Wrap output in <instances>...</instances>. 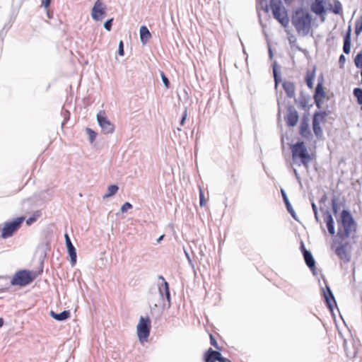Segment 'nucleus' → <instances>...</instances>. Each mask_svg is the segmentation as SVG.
I'll use <instances>...</instances> for the list:
<instances>
[{"mask_svg":"<svg viewBox=\"0 0 362 362\" xmlns=\"http://www.w3.org/2000/svg\"><path fill=\"white\" fill-rule=\"evenodd\" d=\"M313 18L306 8H298L295 10L291 16V23L296 32L306 36L309 34L312 28Z\"/></svg>","mask_w":362,"mask_h":362,"instance_id":"obj_1","label":"nucleus"},{"mask_svg":"<svg viewBox=\"0 0 362 362\" xmlns=\"http://www.w3.org/2000/svg\"><path fill=\"white\" fill-rule=\"evenodd\" d=\"M258 5L267 13L271 8L273 16L276 19L281 25L286 28L289 23V18L287 14V11L283 6L281 0H270L269 6L268 5L267 0H257Z\"/></svg>","mask_w":362,"mask_h":362,"instance_id":"obj_2","label":"nucleus"},{"mask_svg":"<svg viewBox=\"0 0 362 362\" xmlns=\"http://www.w3.org/2000/svg\"><path fill=\"white\" fill-rule=\"evenodd\" d=\"M338 230L337 235L341 240L349 238L351 231L356 230V223L349 210L344 209L337 219Z\"/></svg>","mask_w":362,"mask_h":362,"instance_id":"obj_3","label":"nucleus"},{"mask_svg":"<svg viewBox=\"0 0 362 362\" xmlns=\"http://www.w3.org/2000/svg\"><path fill=\"white\" fill-rule=\"evenodd\" d=\"M35 279V274L33 272L26 269L19 270L15 273L10 282L6 283L7 286L6 288H0V293L6 291L9 285L25 286L32 283Z\"/></svg>","mask_w":362,"mask_h":362,"instance_id":"obj_4","label":"nucleus"},{"mask_svg":"<svg viewBox=\"0 0 362 362\" xmlns=\"http://www.w3.org/2000/svg\"><path fill=\"white\" fill-rule=\"evenodd\" d=\"M292 158L293 161L296 162L297 159L305 167H308L309 163L312 160L311 155L308 152L307 148L303 141H297L291 147Z\"/></svg>","mask_w":362,"mask_h":362,"instance_id":"obj_5","label":"nucleus"},{"mask_svg":"<svg viewBox=\"0 0 362 362\" xmlns=\"http://www.w3.org/2000/svg\"><path fill=\"white\" fill-rule=\"evenodd\" d=\"M25 219L24 216H19L12 221L5 222L1 229V238L6 239L13 236L21 228Z\"/></svg>","mask_w":362,"mask_h":362,"instance_id":"obj_6","label":"nucleus"},{"mask_svg":"<svg viewBox=\"0 0 362 362\" xmlns=\"http://www.w3.org/2000/svg\"><path fill=\"white\" fill-rule=\"evenodd\" d=\"M151 320L148 317H141L137 325V336L141 343L146 341L151 332Z\"/></svg>","mask_w":362,"mask_h":362,"instance_id":"obj_7","label":"nucleus"},{"mask_svg":"<svg viewBox=\"0 0 362 362\" xmlns=\"http://www.w3.org/2000/svg\"><path fill=\"white\" fill-rule=\"evenodd\" d=\"M328 113L325 110L315 112L313 116V129L315 136L321 139L323 136V131L320 127V122H325Z\"/></svg>","mask_w":362,"mask_h":362,"instance_id":"obj_8","label":"nucleus"},{"mask_svg":"<svg viewBox=\"0 0 362 362\" xmlns=\"http://www.w3.org/2000/svg\"><path fill=\"white\" fill-rule=\"evenodd\" d=\"M98 122L105 134H112L115 131V125L107 119L105 112L100 111L97 115Z\"/></svg>","mask_w":362,"mask_h":362,"instance_id":"obj_9","label":"nucleus"},{"mask_svg":"<svg viewBox=\"0 0 362 362\" xmlns=\"http://www.w3.org/2000/svg\"><path fill=\"white\" fill-rule=\"evenodd\" d=\"M204 360V362H231L228 358L223 357L220 351L213 350L211 348L205 352Z\"/></svg>","mask_w":362,"mask_h":362,"instance_id":"obj_10","label":"nucleus"},{"mask_svg":"<svg viewBox=\"0 0 362 362\" xmlns=\"http://www.w3.org/2000/svg\"><path fill=\"white\" fill-rule=\"evenodd\" d=\"M322 293L325 298L326 306L331 312H333L334 306H337V302L330 287L326 285L325 288H322Z\"/></svg>","mask_w":362,"mask_h":362,"instance_id":"obj_11","label":"nucleus"},{"mask_svg":"<svg viewBox=\"0 0 362 362\" xmlns=\"http://www.w3.org/2000/svg\"><path fill=\"white\" fill-rule=\"evenodd\" d=\"M105 13V7L101 0H97L92 8L91 16L95 21H101Z\"/></svg>","mask_w":362,"mask_h":362,"instance_id":"obj_12","label":"nucleus"},{"mask_svg":"<svg viewBox=\"0 0 362 362\" xmlns=\"http://www.w3.org/2000/svg\"><path fill=\"white\" fill-rule=\"evenodd\" d=\"M298 113L294 107L289 105L287 107V114L285 120L288 127H294L298 120Z\"/></svg>","mask_w":362,"mask_h":362,"instance_id":"obj_13","label":"nucleus"},{"mask_svg":"<svg viewBox=\"0 0 362 362\" xmlns=\"http://www.w3.org/2000/svg\"><path fill=\"white\" fill-rule=\"evenodd\" d=\"M347 245V243H341L335 249V254L345 263H348L351 260V255L346 250Z\"/></svg>","mask_w":362,"mask_h":362,"instance_id":"obj_14","label":"nucleus"},{"mask_svg":"<svg viewBox=\"0 0 362 362\" xmlns=\"http://www.w3.org/2000/svg\"><path fill=\"white\" fill-rule=\"evenodd\" d=\"M159 279L163 281L162 284L158 286V292L160 296L163 298L165 296L166 300L170 303V292L169 284L165 281L162 275L158 276Z\"/></svg>","mask_w":362,"mask_h":362,"instance_id":"obj_15","label":"nucleus"},{"mask_svg":"<svg viewBox=\"0 0 362 362\" xmlns=\"http://www.w3.org/2000/svg\"><path fill=\"white\" fill-rule=\"evenodd\" d=\"M64 238H65L66 246L68 253H69V255L70 256V259H71V264L72 266H74L76 263V259H77L76 250L75 247L72 244L71 240L67 233H65Z\"/></svg>","mask_w":362,"mask_h":362,"instance_id":"obj_16","label":"nucleus"},{"mask_svg":"<svg viewBox=\"0 0 362 362\" xmlns=\"http://www.w3.org/2000/svg\"><path fill=\"white\" fill-rule=\"evenodd\" d=\"M299 134L303 138L308 140H309L312 136V133L309 127L308 119L306 117H303L301 119Z\"/></svg>","mask_w":362,"mask_h":362,"instance_id":"obj_17","label":"nucleus"},{"mask_svg":"<svg viewBox=\"0 0 362 362\" xmlns=\"http://www.w3.org/2000/svg\"><path fill=\"white\" fill-rule=\"evenodd\" d=\"M324 221L326 223L327 228L331 235L335 234L334 222L332 214L326 210L323 211Z\"/></svg>","mask_w":362,"mask_h":362,"instance_id":"obj_18","label":"nucleus"},{"mask_svg":"<svg viewBox=\"0 0 362 362\" xmlns=\"http://www.w3.org/2000/svg\"><path fill=\"white\" fill-rule=\"evenodd\" d=\"M310 100V96L308 94L301 91L298 99L296 100V102L298 103L299 106L302 110H309L313 106V105H308V102Z\"/></svg>","mask_w":362,"mask_h":362,"instance_id":"obj_19","label":"nucleus"},{"mask_svg":"<svg viewBox=\"0 0 362 362\" xmlns=\"http://www.w3.org/2000/svg\"><path fill=\"white\" fill-rule=\"evenodd\" d=\"M303 255L307 267L314 273L316 269V267L315 260L312 253L309 250L304 249Z\"/></svg>","mask_w":362,"mask_h":362,"instance_id":"obj_20","label":"nucleus"},{"mask_svg":"<svg viewBox=\"0 0 362 362\" xmlns=\"http://www.w3.org/2000/svg\"><path fill=\"white\" fill-rule=\"evenodd\" d=\"M311 11L317 15H323L326 11L324 0H315L311 4Z\"/></svg>","mask_w":362,"mask_h":362,"instance_id":"obj_21","label":"nucleus"},{"mask_svg":"<svg viewBox=\"0 0 362 362\" xmlns=\"http://www.w3.org/2000/svg\"><path fill=\"white\" fill-rule=\"evenodd\" d=\"M281 194L282 195L283 201L285 204L286 208L288 211V212L291 214V216L295 219L297 220L296 214L293 209L291 204L290 203V201L286 195V193L284 189H281Z\"/></svg>","mask_w":362,"mask_h":362,"instance_id":"obj_22","label":"nucleus"},{"mask_svg":"<svg viewBox=\"0 0 362 362\" xmlns=\"http://www.w3.org/2000/svg\"><path fill=\"white\" fill-rule=\"evenodd\" d=\"M49 315L53 319H54L57 321H59V322L66 320L68 318H69L71 316V313H70L69 310H64L59 313H57L54 312L53 310H51L49 313Z\"/></svg>","mask_w":362,"mask_h":362,"instance_id":"obj_23","label":"nucleus"},{"mask_svg":"<svg viewBox=\"0 0 362 362\" xmlns=\"http://www.w3.org/2000/svg\"><path fill=\"white\" fill-rule=\"evenodd\" d=\"M315 72H316V66H314L313 67L312 70H308L306 71L305 80L306 82V84L309 88H313V80L315 77Z\"/></svg>","mask_w":362,"mask_h":362,"instance_id":"obj_24","label":"nucleus"},{"mask_svg":"<svg viewBox=\"0 0 362 362\" xmlns=\"http://www.w3.org/2000/svg\"><path fill=\"white\" fill-rule=\"evenodd\" d=\"M283 88L288 98H292L295 95V86L291 81H284L282 84Z\"/></svg>","mask_w":362,"mask_h":362,"instance_id":"obj_25","label":"nucleus"},{"mask_svg":"<svg viewBox=\"0 0 362 362\" xmlns=\"http://www.w3.org/2000/svg\"><path fill=\"white\" fill-rule=\"evenodd\" d=\"M151 37V34L146 26L143 25L140 28V40L142 44L145 45L148 39Z\"/></svg>","mask_w":362,"mask_h":362,"instance_id":"obj_26","label":"nucleus"},{"mask_svg":"<svg viewBox=\"0 0 362 362\" xmlns=\"http://www.w3.org/2000/svg\"><path fill=\"white\" fill-rule=\"evenodd\" d=\"M325 95L326 93L324 90L323 86L322 85V81H319L316 86L313 98H323Z\"/></svg>","mask_w":362,"mask_h":362,"instance_id":"obj_27","label":"nucleus"},{"mask_svg":"<svg viewBox=\"0 0 362 362\" xmlns=\"http://www.w3.org/2000/svg\"><path fill=\"white\" fill-rule=\"evenodd\" d=\"M119 190V187L117 185H111L107 188V193L103 195V199L108 198L113 196Z\"/></svg>","mask_w":362,"mask_h":362,"instance_id":"obj_28","label":"nucleus"},{"mask_svg":"<svg viewBox=\"0 0 362 362\" xmlns=\"http://www.w3.org/2000/svg\"><path fill=\"white\" fill-rule=\"evenodd\" d=\"M330 9H332V12L334 14H341L342 12V6L341 2L339 0L334 1V7L332 8V5L329 4Z\"/></svg>","mask_w":362,"mask_h":362,"instance_id":"obj_29","label":"nucleus"},{"mask_svg":"<svg viewBox=\"0 0 362 362\" xmlns=\"http://www.w3.org/2000/svg\"><path fill=\"white\" fill-rule=\"evenodd\" d=\"M339 204L338 203V199L334 194H333L332 197V209L333 214L337 216L339 211Z\"/></svg>","mask_w":362,"mask_h":362,"instance_id":"obj_30","label":"nucleus"},{"mask_svg":"<svg viewBox=\"0 0 362 362\" xmlns=\"http://www.w3.org/2000/svg\"><path fill=\"white\" fill-rule=\"evenodd\" d=\"M354 95L356 98L357 103L362 105V88H355L353 90Z\"/></svg>","mask_w":362,"mask_h":362,"instance_id":"obj_31","label":"nucleus"},{"mask_svg":"<svg viewBox=\"0 0 362 362\" xmlns=\"http://www.w3.org/2000/svg\"><path fill=\"white\" fill-rule=\"evenodd\" d=\"M354 64L356 68L362 69V51L359 52L354 58Z\"/></svg>","mask_w":362,"mask_h":362,"instance_id":"obj_32","label":"nucleus"},{"mask_svg":"<svg viewBox=\"0 0 362 362\" xmlns=\"http://www.w3.org/2000/svg\"><path fill=\"white\" fill-rule=\"evenodd\" d=\"M362 32V16L358 18L355 24V33L358 35Z\"/></svg>","mask_w":362,"mask_h":362,"instance_id":"obj_33","label":"nucleus"},{"mask_svg":"<svg viewBox=\"0 0 362 362\" xmlns=\"http://www.w3.org/2000/svg\"><path fill=\"white\" fill-rule=\"evenodd\" d=\"M351 40H344L343 52L349 54L351 52Z\"/></svg>","mask_w":362,"mask_h":362,"instance_id":"obj_34","label":"nucleus"},{"mask_svg":"<svg viewBox=\"0 0 362 362\" xmlns=\"http://www.w3.org/2000/svg\"><path fill=\"white\" fill-rule=\"evenodd\" d=\"M86 132L88 134L90 143H93L96 138L97 133L90 128H86Z\"/></svg>","mask_w":362,"mask_h":362,"instance_id":"obj_35","label":"nucleus"},{"mask_svg":"<svg viewBox=\"0 0 362 362\" xmlns=\"http://www.w3.org/2000/svg\"><path fill=\"white\" fill-rule=\"evenodd\" d=\"M160 77H161L162 81H163L165 87L167 89H168L170 88V83L168 78L166 76V75L165 74V73L163 71L160 72Z\"/></svg>","mask_w":362,"mask_h":362,"instance_id":"obj_36","label":"nucleus"},{"mask_svg":"<svg viewBox=\"0 0 362 362\" xmlns=\"http://www.w3.org/2000/svg\"><path fill=\"white\" fill-rule=\"evenodd\" d=\"M273 74H274L275 85L277 86L278 83L281 81V76H280L279 73L278 72V71L276 70L275 66L273 67Z\"/></svg>","mask_w":362,"mask_h":362,"instance_id":"obj_37","label":"nucleus"},{"mask_svg":"<svg viewBox=\"0 0 362 362\" xmlns=\"http://www.w3.org/2000/svg\"><path fill=\"white\" fill-rule=\"evenodd\" d=\"M133 208V206L131 203L126 202L120 209V211L122 213L127 212L129 209H132Z\"/></svg>","mask_w":362,"mask_h":362,"instance_id":"obj_38","label":"nucleus"},{"mask_svg":"<svg viewBox=\"0 0 362 362\" xmlns=\"http://www.w3.org/2000/svg\"><path fill=\"white\" fill-rule=\"evenodd\" d=\"M210 343L216 350H218V351L221 350V349L219 346V345L218 344L216 339L214 338V337L212 334H210Z\"/></svg>","mask_w":362,"mask_h":362,"instance_id":"obj_39","label":"nucleus"},{"mask_svg":"<svg viewBox=\"0 0 362 362\" xmlns=\"http://www.w3.org/2000/svg\"><path fill=\"white\" fill-rule=\"evenodd\" d=\"M112 22H113V18H112L107 20L104 23V28H105V29L107 30V31H110L112 30Z\"/></svg>","mask_w":362,"mask_h":362,"instance_id":"obj_40","label":"nucleus"},{"mask_svg":"<svg viewBox=\"0 0 362 362\" xmlns=\"http://www.w3.org/2000/svg\"><path fill=\"white\" fill-rule=\"evenodd\" d=\"M187 117V107H185L184 110H183V112H182V117H181V119H180V124L181 126H183L185 124V122L186 121Z\"/></svg>","mask_w":362,"mask_h":362,"instance_id":"obj_41","label":"nucleus"},{"mask_svg":"<svg viewBox=\"0 0 362 362\" xmlns=\"http://www.w3.org/2000/svg\"><path fill=\"white\" fill-rule=\"evenodd\" d=\"M184 253H185V257H186V258L187 259V262H188L189 266L192 267V269H194V263L192 262V259L189 252L185 248H184Z\"/></svg>","mask_w":362,"mask_h":362,"instance_id":"obj_42","label":"nucleus"},{"mask_svg":"<svg viewBox=\"0 0 362 362\" xmlns=\"http://www.w3.org/2000/svg\"><path fill=\"white\" fill-rule=\"evenodd\" d=\"M117 53L119 56L124 55V43H123V41H122V40L119 43Z\"/></svg>","mask_w":362,"mask_h":362,"instance_id":"obj_43","label":"nucleus"},{"mask_svg":"<svg viewBox=\"0 0 362 362\" xmlns=\"http://www.w3.org/2000/svg\"><path fill=\"white\" fill-rule=\"evenodd\" d=\"M206 204V201L204 199V192L202 189H199V204L201 206H204Z\"/></svg>","mask_w":362,"mask_h":362,"instance_id":"obj_44","label":"nucleus"},{"mask_svg":"<svg viewBox=\"0 0 362 362\" xmlns=\"http://www.w3.org/2000/svg\"><path fill=\"white\" fill-rule=\"evenodd\" d=\"M344 40H351V27L349 25L348 29L344 36Z\"/></svg>","mask_w":362,"mask_h":362,"instance_id":"obj_45","label":"nucleus"},{"mask_svg":"<svg viewBox=\"0 0 362 362\" xmlns=\"http://www.w3.org/2000/svg\"><path fill=\"white\" fill-rule=\"evenodd\" d=\"M346 62V57L344 54H341L339 58V64L341 69H343Z\"/></svg>","mask_w":362,"mask_h":362,"instance_id":"obj_46","label":"nucleus"},{"mask_svg":"<svg viewBox=\"0 0 362 362\" xmlns=\"http://www.w3.org/2000/svg\"><path fill=\"white\" fill-rule=\"evenodd\" d=\"M37 220V216H35V214H33V216H31L30 217H29L27 220H26V224L28 226H30L32 225L34 222H35Z\"/></svg>","mask_w":362,"mask_h":362,"instance_id":"obj_47","label":"nucleus"},{"mask_svg":"<svg viewBox=\"0 0 362 362\" xmlns=\"http://www.w3.org/2000/svg\"><path fill=\"white\" fill-rule=\"evenodd\" d=\"M314 98L315 104L316 107L318 109H320L322 107V98Z\"/></svg>","mask_w":362,"mask_h":362,"instance_id":"obj_48","label":"nucleus"},{"mask_svg":"<svg viewBox=\"0 0 362 362\" xmlns=\"http://www.w3.org/2000/svg\"><path fill=\"white\" fill-rule=\"evenodd\" d=\"M205 248H206V246L204 245H200L199 246V254L201 258H202L204 256V249H205Z\"/></svg>","mask_w":362,"mask_h":362,"instance_id":"obj_49","label":"nucleus"},{"mask_svg":"<svg viewBox=\"0 0 362 362\" xmlns=\"http://www.w3.org/2000/svg\"><path fill=\"white\" fill-rule=\"evenodd\" d=\"M51 1L52 0H42V6L47 9L49 6Z\"/></svg>","mask_w":362,"mask_h":362,"instance_id":"obj_50","label":"nucleus"},{"mask_svg":"<svg viewBox=\"0 0 362 362\" xmlns=\"http://www.w3.org/2000/svg\"><path fill=\"white\" fill-rule=\"evenodd\" d=\"M311 206H312L313 213L317 212V207L314 202H312Z\"/></svg>","mask_w":362,"mask_h":362,"instance_id":"obj_51","label":"nucleus"},{"mask_svg":"<svg viewBox=\"0 0 362 362\" xmlns=\"http://www.w3.org/2000/svg\"><path fill=\"white\" fill-rule=\"evenodd\" d=\"M293 173H294V175L296 177V178L300 182V175L297 171L296 169H293Z\"/></svg>","mask_w":362,"mask_h":362,"instance_id":"obj_52","label":"nucleus"},{"mask_svg":"<svg viewBox=\"0 0 362 362\" xmlns=\"http://www.w3.org/2000/svg\"><path fill=\"white\" fill-rule=\"evenodd\" d=\"M315 218L317 223L320 221L318 212L314 213Z\"/></svg>","mask_w":362,"mask_h":362,"instance_id":"obj_53","label":"nucleus"},{"mask_svg":"<svg viewBox=\"0 0 362 362\" xmlns=\"http://www.w3.org/2000/svg\"><path fill=\"white\" fill-rule=\"evenodd\" d=\"M69 115H70L69 112L66 110L65 112H64L65 117L68 115V117H69ZM66 121V119L65 118V120L62 124V126L65 124Z\"/></svg>","mask_w":362,"mask_h":362,"instance_id":"obj_54","label":"nucleus"},{"mask_svg":"<svg viewBox=\"0 0 362 362\" xmlns=\"http://www.w3.org/2000/svg\"><path fill=\"white\" fill-rule=\"evenodd\" d=\"M4 319L3 317H0V329L4 326Z\"/></svg>","mask_w":362,"mask_h":362,"instance_id":"obj_55","label":"nucleus"},{"mask_svg":"<svg viewBox=\"0 0 362 362\" xmlns=\"http://www.w3.org/2000/svg\"><path fill=\"white\" fill-rule=\"evenodd\" d=\"M319 81H322V85L323 86L324 78H323V75H322V74H321V75H320V76L318 78V79H317V83H318Z\"/></svg>","mask_w":362,"mask_h":362,"instance_id":"obj_56","label":"nucleus"},{"mask_svg":"<svg viewBox=\"0 0 362 362\" xmlns=\"http://www.w3.org/2000/svg\"><path fill=\"white\" fill-rule=\"evenodd\" d=\"M304 249H305L303 242H301L300 243V250L302 253L303 254Z\"/></svg>","mask_w":362,"mask_h":362,"instance_id":"obj_57","label":"nucleus"},{"mask_svg":"<svg viewBox=\"0 0 362 362\" xmlns=\"http://www.w3.org/2000/svg\"><path fill=\"white\" fill-rule=\"evenodd\" d=\"M163 238H164V235H160V236L157 239V243H160V242H161V240L163 239Z\"/></svg>","mask_w":362,"mask_h":362,"instance_id":"obj_58","label":"nucleus"},{"mask_svg":"<svg viewBox=\"0 0 362 362\" xmlns=\"http://www.w3.org/2000/svg\"><path fill=\"white\" fill-rule=\"evenodd\" d=\"M0 279H5L8 281L9 279V277L8 276H0Z\"/></svg>","mask_w":362,"mask_h":362,"instance_id":"obj_59","label":"nucleus"},{"mask_svg":"<svg viewBox=\"0 0 362 362\" xmlns=\"http://www.w3.org/2000/svg\"><path fill=\"white\" fill-rule=\"evenodd\" d=\"M269 54H270V57H272V52L271 49H269Z\"/></svg>","mask_w":362,"mask_h":362,"instance_id":"obj_60","label":"nucleus"},{"mask_svg":"<svg viewBox=\"0 0 362 362\" xmlns=\"http://www.w3.org/2000/svg\"><path fill=\"white\" fill-rule=\"evenodd\" d=\"M47 16H48V18H51V16H50V14H49V11H47Z\"/></svg>","mask_w":362,"mask_h":362,"instance_id":"obj_61","label":"nucleus"},{"mask_svg":"<svg viewBox=\"0 0 362 362\" xmlns=\"http://www.w3.org/2000/svg\"><path fill=\"white\" fill-rule=\"evenodd\" d=\"M361 83H362V69H361Z\"/></svg>","mask_w":362,"mask_h":362,"instance_id":"obj_62","label":"nucleus"},{"mask_svg":"<svg viewBox=\"0 0 362 362\" xmlns=\"http://www.w3.org/2000/svg\"><path fill=\"white\" fill-rule=\"evenodd\" d=\"M247 57H247V56H246V57H245V60H246V63H247Z\"/></svg>","mask_w":362,"mask_h":362,"instance_id":"obj_63","label":"nucleus"},{"mask_svg":"<svg viewBox=\"0 0 362 362\" xmlns=\"http://www.w3.org/2000/svg\"><path fill=\"white\" fill-rule=\"evenodd\" d=\"M177 131H181V128L177 127Z\"/></svg>","mask_w":362,"mask_h":362,"instance_id":"obj_64","label":"nucleus"}]
</instances>
